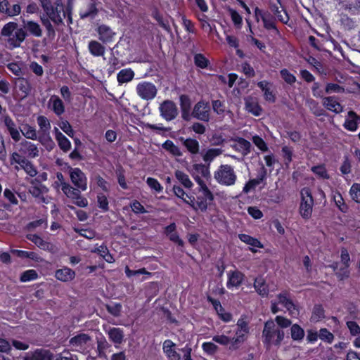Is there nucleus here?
Masks as SVG:
<instances>
[{
	"label": "nucleus",
	"instance_id": "obj_18",
	"mask_svg": "<svg viewBox=\"0 0 360 360\" xmlns=\"http://www.w3.org/2000/svg\"><path fill=\"white\" fill-rule=\"evenodd\" d=\"M360 123V116L355 112L350 110L348 112L344 122V127L349 131H356L358 125Z\"/></svg>",
	"mask_w": 360,
	"mask_h": 360
},
{
	"label": "nucleus",
	"instance_id": "obj_40",
	"mask_svg": "<svg viewBox=\"0 0 360 360\" xmlns=\"http://www.w3.org/2000/svg\"><path fill=\"white\" fill-rule=\"evenodd\" d=\"M38 140L48 150H51L55 146L49 134V131L41 133Z\"/></svg>",
	"mask_w": 360,
	"mask_h": 360
},
{
	"label": "nucleus",
	"instance_id": "obj_11",
	"mask_svg": "<svg viewBox=\"0 0 360 360\" xmlns=\"http://www.w3.org/2000/svg\"><path fill=\"white\" fill-rule=\"evenodd\" d=\"M69 174L70 180L75 186L82 191L87 189V178L80 169L70 167Z\"/></svg>",
	"mask_w": 360,
	"mask_h": 360
},
{
	"label": "nucleus",
	"instance_id": "obj_61",
	"mask_svg": "<svg viewBox=\"0 0 360 360\" xmlns=\"http://www.w3.org/2000/svg\"><path fill=\"white\" fill-rule=\"evenodd\" d=\"M202 348L203 351L208 354H214L218 350V347L212 342L202 343Z\"/></svg>",
	"mask_w": 360,
	"mask_h": 360
},
{
	"label": "nucleus",
	"instance_id": "obj_58",
	"mask_svg": "<svg viewBox=\"0 0 360 360\" xmlns=\"http://www.w3.org/2000/svg\"><path fill=\"white\" fill-rule=\"evenodd\" d=\"M146 183L152 190H154L158 193H160L163 190L162 186L156 179L148 177L146 179Z\"/></svg>",
	"mask_w": 360,
	"mask_h": 360
},
{
	"label": "nucleus",
	"instance_id": "obj_43",
	"mask_svg": "<svg viewBox=\"0 0 360 360\" xmlns=\"http://www.w3.org/2000/svg\"><path fill=\"white\" fill-rule=\"evenodd\" d=\"M254 287L256 291L262 296H266L268 294L267 286L262 278H257L255 280Z\"/></svg>",
	"mask_w": 360,
	"mask_h": 360
},
{
	"label": "nucleus",
	"instance_id": "obj_54",
	"mask_svg": "<svg viewBox=\"0 0 360 360\" xmlns=\"http://www.w3.org/2000/svg\"><path fill=\"white\" fill-rule=\"evenodd\" d=\"M221 153V150L219 148H211L206 151L203 155V160L205 162H211L215 158L219 156Z\"/></svg>",
	"mask_w": 360,
	"mask_h": 360
},
{
	"label": "nucleus",
	"instance_id": "obj_26",
	"mask_svg": "<svg viewBox=\"0 0 360 360\" xmlns=\"http://www.w3.org/2000/svg\"><path fill=\"white\" fill-rule=\"evenodd\" d=\"M174 347L175 344L169 340H165L163 343V350L164 352L166 354L167 356L168 357L169 360L180 359V356L176 352Z\"/></svg>",
	"mask_w": 360,
	"mask_h": 360
},
{
	"label": "nucleus",
	"instance_id": "obj_45",
	"mask_svg": "<svg viewBox=\"0 0 360 360\" xmlns=\"http://www.w3.org/2000/svg\"><path fill=\"white\" fill-rule=\"evenodd\" d=\"M324 318V310L320 305H316L314 307L312 314L310 318L311 323H317Z\"/></svg>",
	"mask_w": 360,
	"mask_h": 360
},
{
	"label": "nucleus",
	"instance_id": "obj_50",
	"mask_svg": "<svg viewBox=\"0 0 360 360\" xmlns=\"http://www.w3.org/2000/svg\"><path fill=\"white\" fill-rule=\"evenodd\" d=\"M312 172L316 174L318 177L323 179H329V175L324 165H320L314 166L311 167Z\"/></svg>",
	"mask_w": 360,
	"mask_h": 360
},
{
	"label": "nucleus",
	"instance_id": "obj_57",
	"mask_svg": "<svg viewBox=\"0 0 360 360\" xmlns=\"http://www.w3.org/2000/svg\"><path fill=\"white\" fill-rule=\"evenodd\" d=\"M340 267L338 268V266L336 265L333 266L334 271H335L336 274L340 279H343L349 276V266L340 264Z\"/></svg>",
	"mask_w": 360,
	"mask_h": 360
},
{
	"label": "nucleus",
	"instance_id": "obj_39",
	"mask_svg": "<svg viewBox=\"0 0 360 360\" xmlns=\"http://www.w3.org/2000/svg\"><path fill=\"white\" fill-rule=\"evenodd\" d=\"M25 28L30 34L36 37H40L42 35V30L36 22L27 21L25 25Z\"/></svg>",
	"mask_w": 360,
	"mask_h": 360
},
{
	"label": "nucleus",
	"instance_id": "obj_41",
	"mask_svg": "<svg viewBox=\"0 0 360 360\" xmlns=\"http://www.w3.org/2000/svg\"><path fill=\"white\" fill-rule=\"evenodd\" d=\"M162 147L174 156L179 157L182 155L180 148L170 140H167L163 143Z\"/></svg>",
	"mask_w": 360,
	"mask_h": 360
},
{
	"label": "nucleus",
	"instance_id": "obj_64",
	"mask_svg": "<svg viewBox=\"0 0 360 360\" xmlns=\"http://www.w3.org/2000/svg\"><path fill=\"white\" fill-rule=\"evenodd\" d=\"M319 336L321 340L328 343L332 342L334 338L333 335L326 328L319 330Z\"/></svg>",
	"mask_w": 360,
	"mask_h": 360
},
{
	"label": "nucleus",
	"instance_id": "obj_51",
	"mask_svg": "<svg viewBox=\"0 0 360 360\" xmlns=\"http://www.w3.org/2000/svg\"><path fill=\"white\" fill-rule=\"evenodd\" d=\"M351 198L357 203H360V184L354 183L349 189Z\"/></svg>",
	"mask_w": 360,
	"mask_h": 360
},
{
	"label": "nucleus",
	"instance_id": "obj_28",
	"mask_svg": "<svg viewBox=\"0 0 360 360\" xmlns=\"http://www.w3.org/2000/svg\"><path fill=\"white\" fill-rule=\"evenodd\" d=\"M56 139L58 141L60 148L64 152L68 151L71 148V143L68 139L65 136L58 128L55 127L53 129Z\"/></svg>",
	"mask_w": 360,
	"mask_h": 360
},
{
	"label": "nucleus",
	"instance_id": "obj_17",
	"mask_svg": "<svg viewBox=\"0 0 360 360\" xmlns=\"http://www.w3.org/2000/svg\"><path fill=\"white\" fill-rule=\"evenodd\" d=\"M98 39L103 43H110L114 40L116 33L106 25H100L96 29Z\"/></svg>",
	"mask_w": 360,
	"mask_h": 360
},
{
	"label": "nucleus",
	"instance_id": "obj_46",
	"mask_svg": "<svg viewBox=\"0 0 360 360\" xmlns=\"http://www.w3.org/2000/svg\"><path fill=\"white\" fill-rule=\"evenodd\" d=\"M20 131L22 135L25 136L27 139L36 140L37 139V131L34 127L30 126L28 124L22 125L20 129Z\"/></svg>",
	"mask_w": 360,
	"mask_h": 360
},
{
	"label": "nucleus",
	"instance_id": "obj_47",
	"mask_svg": "<svg viewBox=\"0 0 360 360\" xmlns=\"http://www.w3.org/2000/svg\"><path fill=\"white\" fill-rule=\"evenodd\" d=\"M97 13V9L94 4H89L87 8H82L79 11L81 18H94Z\"/></svg>",
	"mask_w": 360,
	"mask_h": 360
},
{
	"label": "nucleus",
	"instance_id": "obj_16",
	"mask_svg": "<svg viewBox=\"0 0 360 360\" xmlns=\"http://www.w3.org/2000/svg\"><path fill=\"white\" fill-rule=\"evenodd\" d=\"M255 17L257 21L261 19L264 27L267 30L276 29L274 19L272 15L268 11H264L256 7L255 9Z\"/></svg>",
	"mask_w": 360,
	"mask_h": 360
},
{
	"label": "nucleus",
	"instance_id": "obj_19",
	"mask_svg": "<svg viewBox=\"0 0 360 360\" xmlns=\"http://www.w3.org/2000/svg\"><path fill=\"white\" fill-rule=\"evenodd\" d=\"M20 152L26 155L27 157L34 158L39 156V149L37 146L32 142L23 141L20 144Z\"/></svg>",
	"mask_w": 360,
	"mask_h": 360
},
{
	"label": "nucleus",
	"instance_id": "obj_37",
	"mask_svg": "<svg viewBox=\"0 0 360 360\" xmlns=\"http://www.w3.org/2000/svg\"><path fill=\"white\" fill-rule=\"evenodd\" d=\"M184 146L191 154H197L199 152V143L197 140L193 139H181Z\"/></svg>",
	"mask_w": 360,
	"mask_h": 360
},
{
	"label": "nucleus",
	"instance_id": "obj_42",
	"mask_svg": "<svg viewBox=\"0 0 360 360\" xmlns=\"http://www.w3.org/2000/svg\"><path fill=\"white\" fill-rule=\"evenodd\" d=\"M291 338L295 341L300 342L304 337V329L298 324H293L290 328Z\"/></svg>",
	"mask_w": 360,
	"mask_h": 360
},
{
	"label": "nucleus",
	"instance_id": "obj_29",
	"mask_svg": "<svg viewBox=\"0 0 360 360\" xmlns=\"http://www.w3.org/2000/svg\"><path fill=\"white\" fill-rule=\"evenodd\" d=\"M231 330H224L222 334H217L212 338V340L221 345L227 346L230 345V349L232 347V337L229 336Z\"/></svg>",
	"mask_w": 360,
	"mask_h": 360
},
{
	"label": "nucleus",
	"instance_id": "obj_21",
	"mask_svg": "<svg viewBox=\"0 0 360 360\" xmlns=\"http://www.w3.org/2000/svg\"><path fill=\"white\" fill-rule=\"evenodd\" d=\"M109 339L115 345H120L124 339L123 330L120 328L108 327L105 328Z\"/></svg>",
	"mask_w": 360,
	"mask_h": 360
},
{
	"label": "nucleus",
	"instance_id": "obj_3",
	"mask_svg": "<svg viewBox=\"0 0 360 360\" xmlns=\"http://www.w3.org/2000/svg\"><path fill=\"white\" fill-rule=\"evenodd\" d=\"M285 333L272 320L267 321L262 331V341L270 347L272 345L279 346L284 338Z\"/></svg>",
	"mask_w": 360,
	"mask_h": 360
},
{
	"label": "nucleus",
	"instance_id": "obj_13",
	"mask_svg": "<svg viewBox=\"0 0 360 360\" xmlns=\"http://www.w3.org/2000/svg\"><path fill=\"white\" fill-rule=\"evenodd\" d=\"M29 191L34 198H38L39 201L46 204L50 202L51 198L47 195L49 189L44 185L32 181Z\"/></svg>",
	"mask_w": 360,
	"mask_h": 360
},
{
	"label": "nucleus",
	"instance_id": "obj_49",
	"mask_svg": "<svg viewBox=\"0 0 360 360\" xmlns=\"http://www.w3.org/2000/svg\"><path fill=\"white\" fill-rule=\"evenodd\" d=\"M194 63L200 68H207L210 65L209 60L202 54L197 53L194 56Z\"/></svg>",
	"mask_w": 360,
	"mask_h": 360
},
{
	"label": "nucleus",
	"instance_id": "obj_4",
	"mask_svg": "<svg viewBox=\"0 0 360 360\" xmlns=\"http://www.w3.org/2000/svg\"><path fill=\"white\" fill-rule=\"evenodd\" d=\"M279 305L283 307L292 317H297L299 309L297 305L292 302L289 292L283 291L276 296V300L271 301V309L272 313L276 314L281 309Z\"/></svg>",
	"mask_w": 360,
	"mask_h": 360
},
{
	"label": "nucleus",
	"instance_id": "obj_22",
	"mask_svg": "<svg viewBox=\"0 0 360 360\" xmlns=\"http://www.w3.org/2000/svg\"><path fill=\"white\" fill-rule=\"evenodd\" d=\"M238 238L242 242L250 246V250L252 252H257V248H263L264 247L258 239L248 234H239Z\"/></svg>",
	"mask_w": 360,
	"mask_h": 360
},
{
	"label": "nucleus",
	"instance_id": "obj_2",
	"mask_svg": "<svg viewBox=\"0 0 360 360\" xmlns=\"http://www.w3.org/2000/svg\"><path fill=\"white\" fill-rule=\"evenodd\" d=\"M1 34L10 49L20 47L27 35L26 32L22 28L19 27L15 22H9L4 25L1 29Z\"/></svg>",
	"mask_w": 360,
	"mask_h": 360
},
{
	"label": "nucleus",
	"instance_id": "obj_60",
	"mask_svg": "<svg viewBox=\"0 0 360 360\" xmlns=\"http://www.w3.org/2000/svg\"><path fill=\"white\" fill-rule=\"evenodd\" d=\"M212 108L214 112L220 116H223L226 111L224 103L219 100L212 101Z\"/></svg>",
	"mask_w": 360,
	"mask_h": 360
},
{
	"label": "nucleus",
	"instance_id": "obj_15",
	"mask_svg": "<svg viewBox=\"0 0 360 360\" xmlns=\"http://www.w3.org/2000/svg\"><path fill=\"white\" fill-rule=\"evenodd\" d=\"M226 275V287L229 290L238 288L245 278V275L238 270L229 271Z\"/></svg>",
	"mask_w": 360,
	"mask_h": 360
},
{
	"label": "nucleus",
	"instance_id": "obj_33",
	"mask_svg": "<svg viewBox=\"0 0 360 360\" xmlns=\"http://www.w3.org/2000/svg\"><path fill=\"white\" fill-rule=\"evenodd\" d=\"M27 238L42 250L51 251L53 249V245L51 244L44 241L37 235L29 234Z\"/></svg>",
	"mask_w": 360,
	"mask_h": 360
},
{
	"label": "nucleus",
	"instance_id": "obj_5",
	"mask_svg": "<svg viewBox=\"0 0 360 360\" xmlns=\"http://www.w3.org/2000/svg\"><path fill=\"white\" fill-rule=\"evenodd\" d=\"M70 345L75 351L88 353L94 348V341L89 335L80 333L70 340Z\"/></svg>",
	"mask_w": 360,
	"mask_h": 360
},
{
	"label": "nucleus",
	"instance_id": "obj_35",
	"mask_svg": "<svg viewBox=\"0 0 360 360\" xmlns=\"http://www.w3.org/2000/svg\"><path fill=\"white\" fill-rule=\"evenodd\" d=\"M245 109L255 116L260 115L262 112V108L258 103L251 98L245 99Z\"/></svg>",
	"mask_w": 360,
	"mask_h": 360
},
{
	"label": "nucleus",
	"instance_id": "obj_52",
	"mask_svg": "<svg viewBox=\"0 0 360 360\" xmlns=\"http://www.w3.org/2000/svg\"><path fill=\"white\" fill-rule=\"evenodd\" d=\"M333 200L336 206L342 212L347 211V205L345 203L344 199L340 193H335L333 194Z\"/></svg>",
	"mask_w": 360,
	"mask_h": 360
},
{
	"label": "nucleus",
	"instance_id": "obj_25",
	"mask_svg": "<svg viewBox=\"0 0 360 360\" xmlns=\"http://www.w3.org/2000/svg\"><path fill=\"white\" fill-rule=\"evenodd\" d=\"M75 276V272L68 267H64L56 271L55 277L63 282L72 281Z\"/></svg>",
	"mask_w": 360,
	"mask_h": 360
},
{
	"label": "nucleus",
	"instance_id": "obj_14",
	"mask_svg": "<svg viewBox=\"0 0 360 360\" xmlns=\"http://www.w3.org/2000/svg\"><path fill=\"white\" fill-rule=\"evenodd\" d=\"M210 106L209 103L200 101L195 105L192 115L201 121L208 122L210 120Z\"/></svg>",
	"mask_w": 360,
	"mask_h": 360
},
{
	"label": "nucleus",
	"instance_id": "obj_38",
	"mask_svg": "<svg viewBox=\"0 0 360 360\" xmlns=\"http://www.w3.org/2000/svg\"><path fill=\"white\" fill-rule=\"evenodd\" d=\"M134 77V71L130 68L123 69L120 70L117 75V82L120 84L127 83L132 80Z\"/></svg>",
	"mask_w": 360,
	"mask_h": 360
},
{
	"label": "nucleus",
	"instance_id": "obj_9",
	"mask_svg": "<svg viewBox=\"0 0 360 360\" xmlns=\"http://www.w3.org/2000/svg\"><path fill=\"white\" fill-rule=\"evenodd\" d=\"M158 109L160 116L166 121L174 120L179 113L176 105L170 100H166L162 102Z\"/></svg>",
	"mask_w": 360,
	"mask_h": 360
},
{
	"label": "nucleus",
	"instance_id": "obj_55",
	"mask_svg": "<svg viewBox=\"0 0 360 360\" xmlns=\"http://www.w3.org/2000/svg\"><path fill=\"white\" fill-rule=\"evenodd\" d=\"M38 274L34 269H30L24 271L20 276V281L22 282H29L37 279Z\"/></svg>",
	"mask_w": 360,
	"mask_h": 360
},
{
	"label": "nucleus",
	"instance_id": "obj_6",
	"mask_svg": "<svg viewBox=\"0 0 360 360\" xmlns=\"http://www.w3.org/2000/svg\"><path fill=\"white\" fill-rule=\"evenodd\" d=\"M214 179L216 181L224 186H232L236 180V174L233 167L229 165L220 166L214 172Z\"/></svg>",
	"mask_w": 360,
	"mask_h": 360
},
{
	"label": "nucleus",
	"instance_id": "obj_36",
	"mask_svg": "<svg viewBox=\"0 0 360 360\" xmlns=\"http://www.w3.org/2000/svg\"><path fill=\"white\" fill-rule=\"evenodd\" d=\"M176 179L186 188H191L193 186L188 174L182 171L176 170L174 173Z\"/></svg>",
	"mask_w": 360,
	"mask_h": 360
},
{
	"label": "nucleus",
	"instance_id": "obj_44",
	"mask_svg": "<svg viewBox=\"0 0 360 360\" xmlns=\"http://www.w3.org/2000/svg\"><path fill=\"white\" fill-rule=\"evenodd\" d=\"M173 192L177 198L181 199L185 203L190 205L188 200L191 199L192 195L186 193L181 187L176 185L173 187Z\"/></svg>",
	"mask_w": 360,
	"mask_h": 360
},
{
	"label": "nucleus",
	"instance_id": "obj_23",
	"mask_svg": "<svg viewBox=\"0 0 360 360\" xmlns=\"http://www.w3.org/2000/svg\"><path fill=\"white\" fill-rule=\"evenodd\" d=\"M49 106L58 116L61 115L65 112L64 103L58 96L53 95L50 97Z\"/></svg>",
	"mask_w": 360,
	"mask_h": 360
},
{
	"label": "nucleus",
	"instance_id": "obj_63",
	"mask_svg": "<svg viewBox=\"0 0 360 360\" xmlns=\"http://www.w3.org/2000/svg\"><path fill=\"white\" fill-rule=\"evenodd\" d=\"M262 180L263 177L250 180L243 187V192L246 193L250 192L252 189L258 186Z\"/></svg>",
	"mask_w": 360,
	"mask_h": 360
},
{
	"label": "nucleus",
	"instance_id": "obj_56",
	"mask_svg": "<svg viewBox=\"0 0 360 360\" xmlns=\"http://www.w3.org/2000/svg\"><path fill=\"white\" fill-rule=\"evenodd\" d=\"M37 124L41 133L49 131L51 129V124L46 117L42 115L39 116L37 117Z\"/></svg>",
	"mask_w": 360,
	"mask_h": 360
},
{
	"label": "nucleus",
	"instance_id": "obj_62",
	"mask_svg": "<svg viewBox=\"0 0 360 360\" xmlns=\"http://www.w3.org/2000/svg\"><path fill=\"white\" fill-rule=\"evenodd\" d=\"M22 64L20 63H9L7 67L15 76L20 77L22 75Z\"/></svg>",
	"mask_w": 360,
	"mask_h": 360
},
{
	"label": "nucleus",
	"instance_id": "obj_34",
	"mask_svg": "<svg viewBox=\"0 0 360 360\" xmlns=\"http://www.w3.org/2000/svg\"><path fill=\"white\" fill-rule=\"evenodd\" d=\"M257 85L264 92L265 99L269 102H274L275 96L271 90V84L266 81H262Z\"/></svg>",
	"mask_w": 360,
	"mask_h": 360
},
{
	"label": "nucleus",
	"instance_id": "obj_27",
	"mask_svg": "<svg viewBox=\"0 0 360 360\" xmlns=\"http://www.w3.org/2000/svg\"><path fill=\"white\" fill-rule=\"evenodd\" d=\"M176 224L174 223H172L165 229V233L172 242L178 244L179 246H184V241L179 238L178 233L176 232Z\"/></svg>",
	"mask_w": 360,
	"mask_h": 360
},
{
	"label": "nucleus",
	"instance_id": "obj_12",
	"mask_svg": "<svg viewBox=\"0 0 360 360\" xmlns=\"http://www.w3.org/2000/svg\"><path fill=\"white\" fill-rule=\"evenodd\" d=\"M39 1L44 12L53 22L56 24H60L63 22V16H64V13L60 9L59 10L58 7L54 8L52 6L50 0H39Z\"/></svg>",
	"mask_w": 360,
	"mask_h": 360
},
{
	"label": "nucleus",
	"instance_id": "obj_59",
	"mask_svg": "<svg viewBox=\"0 0 360 360\" xmlns=\"http://www.w3.org/2000/svg\"><path fill=\"white\" fill-rule=\"evenodd\" d=\"M27 174H28L30 176H34L37 175V172L35 169V167L33 166V165L28 161L27 160H25V162L21 165L20 166Z\"/></svg>",
	"mask_w": 360,
	"mask_h": 360
},
{
	"label": "nucleus",
	"instance_id": "obj_8",
	"mask_svg": "<svg viewBox=\"0 0 360 360\" xmlns=\"http://www.w3.org/2000/svg\"><path fill=\"white\" fill-rule=\"evenodd\" d=\"M137 95L143 100H153L157 95L158 89L155 85L149 82H141L136 87Z\"/></svg>",
	"mask_w": 360,
	"mask_h": 360
},
{
	"label": "nucleus",
	"instance_id": "obj_10",
	"mask_svg": "<svg viewBox=\"0 0 360 360\" xmlns=\"http://www.w3.org/2000/svg\"><path fill=\"white\" fill-rule=\"evenodd\" d=\"M248 333L249 327L248 323L243 319H239L237 322L235 336L232 337V347L233 349H237L238 345L246 340Z\"/></svg>",
	"mask_w": 360,
	"mask_h": 360
},
{
	"label": "nucleus",
	"instance_id": "obj_7",
	"mask_svg": "<svg viewBox=\"0 0 360 360\" xmlns=\"http://www.w3.org/2000/svg\"><path fill=\"white\" fill-rule=\"evenodd\" d=\"M301 201L300 204V214L304 219H309L311 216L314 199L309 188H303L300 191Z\"/></svg>",
	"mask_w": 360,
	"mask_h": 360
},
{
	"label": "nucleus",
	"instance_id": "obj_31",
	"mask_svg": "<svg viewBox=\"0 0 360 360\" xmlns=\"http://www.w3.org/2000/svg\"><path fill=\"white\" fill-rule=\"evenodd\" d=\"M88 49L90 53L95 57L103 56L105 53V47L96 40L89 42Z\"/></svg>",
	"mask_w": 360,
	"mask_h": 360
},
{
	"label": "nucleus",
	"instance_id": "obj_48",
	"mask_svg": "<svg viewBox=\"0 0 360 360\" xmlns=\"http://www.w3.org/2000/svg\"><path fill=\"white\" fill-rule=\"evenodd\" d=\"M61 190L68 198L71 199H73L75 197L77 196V194L79 192V189H78L77 188H73L68 183L63 184V187H61Z\"/></svg>",
	"mask_w": 360,
	"mask_h": 360
},
{
	"label": "nucleus",
	"instance_id": "obj_1",
	"mask_svg": "<svg viewBox=\"0 0 360 360\" xmlns=\"http://www.w3.org/2000/svg\"><path fill=\"white\" fill-rule=\"evenodd\" d=\"M194 179L198 187L188 200L190 206L195 211L205 212L214 200V194L199 176H195Z\"/></svg>",
	"mask_w": 360,
	"mask_h": 360
},
{
	"label": "nucleus",
	"instance_id": "obj_24",
	"mask_svg": "<svg viewBox=\"0 0 360 360\" xmlns=\"http://www.w3.org/2000/svg\"><path fill=\"white\" fill-rule=\"evenodd\" d=\"M4 124L11 136L15 141H18L20 138V134L17 128L15 122L8 116H5L4 120Z\"/></svg>",
	"mask_w": 360,
	"mask_h": 360
},
{
	"label": "nucleus",
	"instance_id": "obj_20",
	"mask_svg": "<svg viewBox=\"0 0 360 360\" xmlns=\"http://www.w3.org/2000/svg\"><path fill=\"white\" fill-rule=\"evenodd\" d=\"M323 105L328 110L335 113H340L343 110V107L333 96L325 97L323 98Z\"/></svg>",
	"mask_w": 360,
	"mask_h": 360
},
{
	"label": "nucleus",
	"instance_id": "obj_53",
	"mask_svg": "<svg viewBox=\"0 0 360 360\" xmlns=\"http://www.w3.org/2000/svg\"><path fill=\"white\" fill-rule=\"evenodd\" d=\"M25 360H46V355L42 350L37 349L26 354Z\"/></svg>",
	"mask_w": 360,
	"mask_h": 360
},
{
	"label": "nucleus",
	"instance_id": "obj_32",
	"mask_svg": "<svg viewBox=\"0 0 360 360\" xmlns=\"http://www.w3.org/2000/svg\"><path fill=\"white\" fill-rule=\"evenodd\" d=\"M279 5H281L279 0H270V8L272 12H274L280 21L286 23L288 20V17L285 11H283V15L281 14L282 11H279Z\"/></svg>",
	"mask_w": 360,
	"mask_h": 360
},
{
	"label": "nucleus",
	"instance_id": "obj_30",
	"mask_svg": "<svg viewBox=\"0 0 360 360\" xmlns=\"http://www.w3.org/2000/svg\"><path fill=\"white\" fill-rule=\"evenodd\" d=\"M210 302L221 320L225 322H229L231 320V314L225 311L219 301L210 299Z\"/></svg>",
	"mask_w": 360,
	"mask_h": 360
}]
</instances>
